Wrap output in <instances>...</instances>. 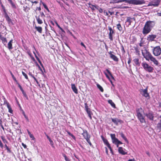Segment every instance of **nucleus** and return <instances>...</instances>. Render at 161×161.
<instances>
[{
    "label": "nucleus",
    "instance_id": "nucleus-24",
    "mask_svg": "<svg viewBox=\"0 0 161 161\" xmlns=\"http://www.w3.org/2000/svg\"><path fill=\"white\" fill-rule=\"evenodd\" d=\"M0 38L3 44L5 45H6L7 42L6 39L5 37H2L1 35H0Z\"/></svg>",
    "mask_w": 161,
    "mask_h": 161
},
{
    "label": "nucleus",
    "instance_id": "nucleus-6",
    "mask_svg": "<svg viewBox=\"0 0 161 161\" xmlns=\"http://www.w3.org/2000/svg\"><path fill=\"white\" fill-rule=\"evenodd\" d=\"M110 136L112 140V142L115 144H117L118 143H120V144H122V143L118 140V139L115 137V135L114 134H110Z\"/></svg>",
    "mask_w": 161,
    "mask_h": 161
},
{
    "label": "nucleus",
    "instance_id": "nucleus-25",
    "mask_svg": "<svg viewBox=\"0 0 161 161\" xmlns=\"http://www.w3.org/2000/svg\"><path fill=\"white\" fill-rule=\"evenodd\" d=\"M133 61L136 65L138 66H139L140 65V63L139 62V59L138 58H135L133 60Z\"/></svg>",
    "mask_w": 161,
    "mask_h": 161
},
{
    "label": "nucleus",
    "instance_id": "nucleus-60",
    "mask_svg": "<svg viewBox=\"0 0 161 161\" xmlns=\"http://www.w3.org/2000/svg\"><path fill=\"white\" fill-rule=\"evenodd\" d=\"M158 127L160 129H161V122L158 124Z\"/></svg>",
    "mask_w": 161,
    "mask_h": 161
},
{
    "label": "nucleus",
    "instance_id": "nucleus-8",
    "mask_svg": "<svg viewBox=\"0 0 161 161\" xmlns=\"http://www.w3.org/2000/svg\"><path fill=\"white\" fill-rule=\"evenodd\" d=\"M155 24V23L154 21L149 20L145 23V25L152 30Z\"/></svg>",
    "mask_w": 161,
    "mask_h": 161
},
{
    "label": "nucleus",
    "instance_id": "nucleus-19",
    "mask_svg": "<svg viewBox=\"0 0 161 161\" xmlns=\"http://www.w3.org/2000/svg\"><path fill=\"white\" fill-rule=\"evenodd\" d=\"M83 132L82 133L84 138L85 139H87L90 137V136H88V133L87 131L86 130H83Z\"/></svg>",
    "mask_w": 161,
    "mask_h": 161
},
{
    "label": "nucleus",
    "instance_id": "nucleus-31",
    "mask_svg": "<svg viewBox=\"0 0 161 161\" xmlns=\"http://www.w3.org/2000/svg\"><path fill=\"white\" fill-rule=\"evenodd\" d=\"M87 113V114H88V116L89 117L90 119H92V113L91 112L90 110H89L86 111Z\"/></svg>",
    "mask_w": 161,
    "mask_h": 161
},
{
    "label": "nucleus",
    "instance_id": "nucleus-57",
    "mask_svg": "<svg viewBox=\"0 0 161 161\" xmlns=\"http://www.w3.org/2000/svg\"><path fill=\"white\" fill-rule=\"evenodd\" d=\"M80 45L81 46H83L85 48V49H86V47L82 42H81L80 43Z\"/></svg>",
    "mask_w": 161,
    "mask_h": 161
},
{
    "label": "nucleus",
    "instance_id": "nucleus-53",
    "mask_svg": "<svg viewBox=\"0 0 161 161\" xmlns=\"http://www.w3.org/2000/svg\"><path fill=\"white\" fill-rule=\"evenodd\" d=\"M55 24H56V25L58 26V28H59L60 29H62V28L60 26L58 25V23H57V22L56 21H55Z\"/></svg>",
    "mask_w": 161,
    "mask_h": 161
},
{
    "label": "nucleus",
    "instance_id": "nucleus-11",
    "mask_svg": "<svg viewBox=\"0 0 161 161\" xmlns=\"http://www.w3.org/2000/svg\"><path fill=\"white\" fill-rule=\"evenodd\" d=\"M157 35H150L147 37V40L149 42L154 41L156 38Z\"/></svg>",
    "mask_w": 161,
    "mask_h": 161
},
{
    "label": "nucleus",
    "instance_id": "nucleus-29",
    "mask_svg": "<svg viewBox=\"0 0 161 161\" xmlns=\"http://www.w3.org/2000/svg\"><path fill=\"white\" fill-rule=\"evenodd\" d=\"M103 140L105 144L106 145L107 147L108 146L110 145L108 140L106 139H105L104 138H103Z\"/></svg>",
    "mask_w": 161,
    "mask_h": 161
},
{
    "label": "nucleus",
    "instance_id": "nucleus-16",
    "mask_svg": "<svg viewBox=\"0 0 161 161\" xmlns=\"http://www.w3.org/2000/svg\"><path fill=\"white\" fill-rule=\"evenodd\" d=\"M146 115L150 120H153L154 116L152 113L149 112L148 114H146Z\"/></svg>",
    "mask_w": 161,
    "mask_h": 161
},
{
    "label": "nucleus",
    "instance_id": "nucleus-14",
    "mask_svg": "<svg viewBox=\"0 0 161 161\" xmlns=\"http://www.w3.org/2000/svg\"><path fill=\"white\" fill-rule=\"evenodd\" d=\"M125 149L121 147H119L118 149L119 153L123 155H125L127 154V153L125 152Z\"/></svg>",
    "mask_w": 161,
    "mask_h": 161
},
{
    "label": "nucleus",
    "instance_id": "nucleus-1",
    "mask_svg": "<svg viewBox=\"0 0 161 161\" xmlns=\"http://www.w3.org/2000/svg\"><path fill=\"white\" fill-rule=\"evenodd\" d=\"M110 3H118L123 2L128 3L134 5H141L145 3V1L144 0H109Z\"/></svg>",
    "mask_w": 161,
    "mask_h": 161
},
{
    "label": "nucleus",
    "instance_id": "nucleus-33",
    "mask_svg": "<svg viewBox=\"0 0 161 161\" xmlns=\"http://www.w3.org/2000/svg\"><path fill=\"white\" fill-rule=\"evenodd\" d=\"M97 87L102 92H103V89L99 84H97Z\"/></svg>",
    "mask_w": 161,
    "mask_h": 161
},
{
    "label": "nucleus",
    "instance_id": "nucleus-34",
    "mask_svg": "<svg viewBox=\"0 0 161 161\" xmlns=\"http://www.w3.org/2000/svg\"><path fill=\"white\" fill-rule=\"evenodd\" d=\"M121 136L127 142H128V141L126 138L125 136L124 135L123 133H120Z\"/></svg>",
    "mask_w": 161,
    "mask_h": 161
},
{
    "label": "nucleus",
    "instance_id": "nucleus-21",
    "mask_svg": "<svg viewBox=\"0 0 161 161\" xmlns=\"http://www.w3.org/2000/svg\"><path fill=\"white\" fill-rule=\"evenodd\" d=\"M13 41V40L11 39L10 40L8 44V48L9 50H11L13 49V47H12V43Z\"/></svg>",
    "mask_w": 161,
    "mask_h": 161
},
{
    "label": "nucleus",
    "instance_id": "nucleus-12",
    "mask_svg": "<svg viewBox=\"0 0 161 161\" xmlns=\"http://www.w3.org/2000/svg\"><path fill=\"white\" fill-rule=\"evenodd\" d=\"M108 28L110 31L109 33V38L111 41H113V34L114 33V31L111 27L109 26L108 27Z\"/></svg>",
    "mask_w": 161,
    "mask_h": 161
},
{
    "label": "nucleus",
    "instance_id": "nucleus-45",
    "mask_svg": "<svg viewBox=\"0 0 161 161\" xmlns=\"http://www.w3.org/2000/svg\"><path fill=\"white\" fill-rule=\"evenodd\" d=\"M1 138L4 143H7L8 142L5 139L4 137L2 136Z\"/></svg>",
    "mask_w": 161,
    "mask_h": 161
},
{
    "label": "nucleus",
    "instance_id": "nucleus-48",
    "mask_svg": "<svg viewBox=\"0 0 161 161\" xmlns=\"http://www.w3.org/2000/svg\"><path fill=\"white\" fill-rule=\"evenodd\" d=\"M43 5V6L44 8H46L48 11H49V9L47 6V5L44 3H42Z\"/></svg>",
    "mask_w": 161,
    "mask_h": 161
},
{
    "label": "nucleus",
    "instance_id": "nucleus-59",
    "mask_svg": "<svg viewBox=\"0 0 161 161\" xmlns=\"http://www.w3.org/2000/svg\"><path fill=\"white\" fill-rule=\"evenodd\" d=\"M23 114L25 117V118L27 120H28V118L27 116H26L25 113L24 112H23Z\"/></svg>",
    "mask_w": 161,
    "mask_h": 161
},
{
    "label": "nucleus",
    "instance_id": "nucleus-32",
    "mask_svg": "<svg viewBox=\"0 0 161 161\" xmlns=\"http://www.w3.org/2000/svg\"><path fill=\"white\" fill-rule=\"evenodd\" d=\"M28 132L30 137L32 138V140H35V139L33 135L32 134H31V132L28 130Z\"/></svg>",
    "mask_w": 161,
    "mask_h": 161
},
{
    "label": "nucleus",
    "instance_id": "nucleus-10",
    "mask_svg": "<svg viewBox=\"0 0 161 161\" xmlns=\"http://www.w3.org/2000/svg\"><path fill=\"white\" fill-rule=\"evenodd\" d=\"M151 31V30L145 25L142 29V33L144 35H147Z\"/></svg>",
    "mask_w": 161,
    "mask_h": 161
},
{
    "label": "nucleus",
    "instance_id": "nucleus-18",
    "mask_svg": "<svg viewBox=\"0 0 161 161\" xmlns=\"http://www.w3.org/2000/svg\"><path fill=\"white\" fill-rule=\"evenodd\" d=\"M4 103L6 104L7 106L8 109V112L10 113H12L13 112V110H12L11 108L10 107V105H9V103L8 102H7L6 101H4Z\"/></svg>",
    "mask_w": 161,
    "mask_h": 161
},
{
    "label": "nucleus",
    "instance_id": "nucleus-26",
    "mask_svg": "<svg viewBox=\"0 0 161 161\" xmlns=\"http://www.w3.org/2000/svg\"><path fill=\"white\" fill-rule=\"evenodd\" d=\"M35 17L37 22L39 24H42L43 23L42 20L40 19L39 16H36Z\"/></svg>",
    "mask_w": 161,
    "mask_h": 161
},
{
    "label": "nucleus",
    "instance_id": "nucleus-27",
    "mask_svg": "<svg viewBox=\"0 0 161 161\" xmlns=\"http://www.w3.org/2000/svg\"><path fill=\"white\" fill-rule=\"evenodd\" d=\"M108 103L110 104L111 106L114 108H116L114 102H113L111 100H109L108 101Z\"/></svg>",
    "mask_w": 161,
    "mask_h": 161
},
{
    "label": "nucleus",
    "instance_id": "nucleus-39",
    "mask_svg": "<svg viewBox=\"0 0 161 161\" xmlns=\"http://www.w3.org/2000/svg\"><path fill=\"white\" fill-rule=\"evenodd\" d=\"M27 53L32 58L33 60H34V58L32 56L31 53L30 51H27Z\"/></svg>",
    "mask_w": 161,
    "mask_h": 161
},
{
    "label": "nucleus",
    "instance_id": "nucleus-5",
    "mask_svg": "<svg viewBox=\"0 0 161 161\" xmlns=\"http://www.w3.org/2000/svg\"><path fill=\"white\" fill-rule=\"evenodd\" d=\"M153 47L152 51L153 54L155 56H158L161 54V48L159 46H157L155 47Z\"/></svg>",
    "mask_w": 161,
    "mask_h": 161
},
{
    "label": "nucleus",
    "instance_id": "nucleus-30",
    "mask_svg": "<svg viewBox=\"0 0 161 161\" xmlns=\"http://www.w3.org/2000/svg\"><path fill=\"white\" fill-rule=\"evenodd\" d=\"M131 19H132V18H131L130 17H127V19H126V23H128V25H130L131 23Z\"/></svg>",
    "mask_w": 161,
    "mask_h": 161
},
{
    "label": "nucleus",
    "instance_id": "nucleus-47",
    "mask_svg": "<svg viewBox=\"0 0 161 161\" xmlns=\"http://www.w3.org/2000/svg\"><path fill=\"white\" fill-rule=\"evenodd\" d=\"M10 3L11 4V5L12 7L13 8H16V7L15 5L13 2H11V3Z\"/></svg>",
    "mask_w": 161,
    "mask_h": 161
},
{
    "label": "nucleus",
    "instance_id": "nucleus-35",
    "mask_svg": "<svg viewBox=\"0 0 161 161\" xmlns=\"http://www.w3.org/2000/svg\"><path fill=\"white\" fill-rule=\"evenodd\" d=\"M106 71L107 72V73L109 74L111 78L112 79H113V80H115L114 78L112 75V74L111 73V72L108 69H106Z\"/></svg>",
    "mask_w": 161,
    "mask_h": 161
},
{
    "label": "nucleus",
    "instance_id": "nucleus-20",
    "mask_svg": "<svg viewBox=\"0 0 161 161\" xmlns=\"http://www.w3.org/2000/svg\"><path fill=\"white\" fill-rule=\"evenodd\" d=\"M71 88L73 91L76 94L78 93V90L75 85L74 84H71Z\"/></svg>",
    "mask_w": 161,
    "mask_h": 161
},
{
    "label": "nucleus",
    "instance_id": "nucleus-4",
    "mask_svg": "<svg viewBox=\"0 0 161 161\" xmlns=\"http://www.w3.org/2000/svg\"><path fill=\"white\" fill-rule=\"evenodd\" d=\"M142 66L144 69L146 71L149 73H152L154 70L153 68L149 65L146 62H143L142 64Z\"/></svg>",
    "mask_w": 161,
    "mask_h": 161
},
{
    "label": "nucleus",
    "instance_id": "nucleus-15",
    "mask_svg": "<svg viewBox=\"0 0 161 161\" xmlns=\"http://www.w3.org/2000/svg\"><path fill=\"white\" fill-rule=\"evenodd\" d=\"M4 17L5 18L6 20L7 21L8 23V24H10L11 23H12V22L11 19L9 17L7 13L5 10H4Z\"/></svg>",
    "mask_w": 161,
    "mask_h": 161
},
{
    "label": "nucleus",
    "instance_id": "nucleus-36",
    "mask_svg": "<svg viewBox=\"0 0 161 161\" xmlns=\"http://www.w3.org/2000/svg\"><path fill=\"white\" fill-rule=\"evenodd\" d=\"M117 28L118 29V30L120 31H121L122 30V28L121 27V26L120 24H119L117 25Z\"/></svg>",
    "mask_w": 161,
    "mask_h": 161
},
{
    "label": "nucleus",
    "instance_id": "nucleus-51",
    "mask_svg": "<svg viewBox=\"0 0 161 161\" xmlns=\"http://www.w3.org/2000/svg\"><path fill=\"white\" fill-rule=\"evenodd\" d=\"M108 147L109 149V150L110 151V152L112 154H113V151H112V149L111 147V146L110 145H109V146H108Z\"/></svg>",
    "mask_w": 161,
    "mask_h": 161
},
{
    "label": "nucleus",
    "instance_id": "nucleus-3",
    "mask_svg": "<svg viewBox=\"0 0 161 161\" xmlns=\"http://www.w3.org/2000/svg\"><path fill=\"white\" fill-rule=\"evenodd\" d=\"M137 115L138 119L142 123L145 122L144 117L143 115H145L144 112L142 108L138 109L136 110Z\"/></svg>",
    "mask_w": 161,
    "mask_h": 161
},
{
    "label": "nucleus",
    "instance_id": "nucleus-43",
    "mask_svg": "<svg viewBox=\"0 0 161 161\" xmlns=\"http://www.w3.org/2000/svg\"><path fill=\"white\" fill-rule=\"evenodd\" d=\"M90 137H89L88 138H87V139H86V141L89 144V145L91 146H92V144L90 141Z\"/></svg>",
    "mask_w": 161,
    "mask_h": 161
},
{
    "label": "nucleus",
    "instance_id": "nucleus-49",
    "mask_svg": "<svg viewBox=\"0 0 161 161\" xmlns=\"http://www.w3.org/2000/svg\"><path fill=\"white\" fill-rule=\"evenodd\" d=\"M104 73L105 74V75H106V77L108 78V79L109 80H110V77L107 74V73L105 72H104Z\"/></svg>",
    "mask_w": 161,
    "mask_h": 161
},
{
    "label": "nucleus",
    "instance_id": "nucleus-37",
    "mask_svg": "<svg viewBox=\"0 0 161 161\" xmlns=\"http://www.w3.org/2000/svg\"><path fill=\"white\" fill-rule=\"evenodd\" d=\"M63 156L64 157V159L66 161H70V160L68 158L65 154H63Z\"/></svg>",
    "mask_w": 161,
    "mask_h": 161
},
{
    "label": "nucleus",
    "instance_id": "nucleus-7",
    "mask_svg": "<svg viewBox=\"0 0 161 161\" xmlns=\"http://www.w3.org/2000/svg\"><path fill=\"white\" fill-rule=\"evenodd\" d=\"M155 24V23L154 21L149 20L145 23V25L152 30Z\"/></svg>",
    "mask_w": 161,
    "mask_h": 161
},
{
    "label": "nucleus",
    "instance_id": "nucleus-42",
    "mask_svg": "<svg viewBox=\"0 0 161 161\" xmlns=\"http://www.w3.org/2000/svg\"><path fill=\"white\" fill-rule=\"evenodd\" d=\"M5 147L7 151V152L10 153L11 152L10 149L8 148V147L7 146L6 144L5 145Z\"/></svg>",
    "mask_w": 161,
    "mask_h": 161
},
{
    "label": "nucleus",
    "instance_id": "nucleus-55",
    "mask_svg": "<svg viewBox=\"0 0 161 161\" xmlns=\"http://www.w3.org/2000/svg\"><path fill=\"white\" fill-rule=\"evenodd\" d=\"M135 51L138 54H139V51L138 50V48L137 47H135Z\"/></svg>",
    "mask_w": 161,
    "mask_h": 161
},
{
    "label": "nucleus",
    "instance_id": "nucleus-2",
    "mask_svg": "<svg viewBox=\"0 0 161 161\" xmlns=\"http://www.w3.org/2000/svg\"><path fill=\"white\" fill-rule=\"evenodd\" d=\"M142 54L147 60H150L156 66H158L159 64L157 60L149 52L145 51L144 52H142Z\"/></svg>",
    "mask_w": 161,
    "mask_h": 161
},
{
    "label": "nucleus",
    "instance_id": "nucleus-41",
    "mask_svg": "<svg viewBox=\"0 0 161 161\" xmlns=\"http://www.w3.org/2000/svg\"><path fill=\"white\" fill-rule=\"evenodd\" d=\"M22 75H23L24 76L25 78L27 80H28V76L27 75H26V74L23 71H22Z\"/></svg>",
    "mask_w": 161,
    "mask_h": 161
},
{
    "label": "nucleus",
    "instance_id": "nucleus-9",
    "mask_svg": "<svg viewBox=\"0 0 161 161\" xmlns=\"http://www.w3.org/2000/svg\"><path fill=\"white\" fill-rule=\"evenodd\" d=\"M160 0H153L151 2L148 4L149 6H153L154 7H157L159 4Z\"/></svg>",
    "mask_w": 161,
    "mask_h": 161
},
{
    "label": "nucleus",
    "instance_id": "nucleus-56",
    "mask_svg": "<svg viewBox=\"0 0 161 161\" xmlns=\"http://www.w3.org/2000/svg\"><path fill=\"white\" fill-rule=\"evenodd\" d=\"M40 14H41V17H45V14H44L43 12H40Z\"/></svg>",
    "mask_w": 161,
    "mask_h": 161
},
{
    "label": "nucleus",
    "instance_id": "nucleus-38",
    "mask_svg": "<svg viewBox=\"0 0 161 161\" xmlns=\"http://www.w3.org/2000/svg\"><path fill=\"white\" fill-rule=\"evenodd\" d=\"M35 57L36 58V59L37 60V61H38V62H39V63H40V64H41V65L42 66H43L42 65V63H41V61L40 60V59H39V58L38 57L36 56V54H35Z\"/></svg>",
    "mask_w": 161,
    "mask_h": 161
},
{
    "label": "nucleus",
    "instance_id": "nucleus-46",
    "mask_svg": "<svg viewBox=\"0 0 161 161\" xmlns=\"http://www.w3.org/2000/svg\"><path fill=\"white\" fill-rule=\"evenodd\" d=\"M23 8H24V10L25 12L28 11V10L29 9V8L27 6H26L25 7H23Z\"/></svg>",
    "mask_w": 161,
    "mask_h": 161
},
{
    "label": "nucleus",
    "instance_id": "nucleus-13",
    "mask_svg": "<svg viewBox=\"0 0 161 161\" xmlns=\"http://www.w3.org/2000/svg\"><path fill=\"white\" fill-rule=\"evenodd\" d=\"M147 88H146L144 89H142L140 91V93L142 96L147 97L149 96V94L147 93Z\"/></svg>",
    "mask_w": 161,
    "mask_h": 161
},
{
    "label": "nucleus",
    "instance_id": "nucleus-58",
    "mask_svg": "<svg viewBox=\"0 0 161 161\" xmlns=\"http://www.w3.org/2000/svg\"><path fill=\"white\" fill-rule=\"evenodd\" d=\"M21 91L22 92V93L23 94L24 96L25 97H27L25 93L24 92V90H23V91Z\"/></svg>",
    "mask_w": 161,
    "mask_h": 161
},
{
    "label": "nucleus",
    "instance_id": "nucleus-61",
    "mask_svg": "<svg viewBox=\"0 0 161 161\" xmlns=\"http://www.w3.org/2000/svg\"><path fill=\"white\" fill-rule=\"evenodd\" d=\"M74 140H75V136L72 134H71V135L70 136Z\"/></svg>",
    "mask_w": 161,
    "mask_h": 161
},
{
    "label": "nucleus",
    "instance_id": "nucleus-62",
    "mask_svg": "<svg viewBox=\"0 0 161 161\" xmlns=\"http://www.w3.org/2000/svg\"><path fill=\"white\" fill-rule=\"evenodd\" d=\"M128 161H136L135 159L134 158H133L132 159H129L128 160Z\"/></svg>",
    "mask_w": 161,
    "mask_h": 161
},
{
    "label": "nucleus",
    "instance_id": "nucleus-22",
    "mask_svg": "<svg viewBox=\"0 0 161 161\" xmlns=\"http://www.w3.org/2000/svg\"><path fill=\"white\" fill-rule=\"evenodd\" d=\"M89 7L91 8L92 10H95V9H98V7L97 6L95 5H93L90 3L89 4Z\"/></svg>",
    "mask_w": 161,
    "mask_h": 161
},
{
    "label": "nucleus",
    "instance_id": "nucleus-52",
    "mask_svg": "<svg viewBox=\"0 0 161 161\" xmlns=\"http://www.w3.org/2000/svg\"><path fill=\"white\" fill-rule=\"evenodd\" d=\"M49 141L50 142L51 145L53 147V141L51 140V139H50V140H49Z\"/></svg>",
    "mask_w": 161,
    "mask_h": 161
},
{
    "label": "nucleus",
    "instance_id": "nucleus-23",
    "mask_svg": "<svg viewBox=\"0 0 161 161\" xmlns=\"http://www.w3.org/2000/svg\"><path fill=\"white\" fill-rule=\"evenodd\" d=\"M109 53L110 55V57L111 58L115 61H118V58L115 56L111 53Z\"/></svg>",
    "mask_w": 161,
    "mask_h": 161
},
{
    "label": "nucleus",
    "instance_id": "nucleus-54",
    "mask_svg": "<svg viewBox=\"0 0 161 161\" xmlns=\"http://www.w3.org/2000/svg\"><path fill=\"white\" fill-rule=\"evenodd\" d=\"M0 147L2 148H3V145L0 140Z\"/></svg>",
    "mask_w": 161,
    "mask_h": 161
},
{
    "label": "nucleus",
    "instance_id": "nucleus-17",
    "mask_svg": "<svg viewBox=\"0 0 161 161\" xmlns=\"http://www.w3.org/2000/svg\"><path fill=\"white\" fill-rule=\"evenodd\" d=\"M111 119L112 122L116 125H118L119 122L121 123L122 121L121 120L117 118H111Z\"/></svg>",
    "mask_w": 161,
    "mask_h": 161
},
{
    "label": "nucleus",
    "instance_id": "nucleus-63",
    "mask_svg": "<svg viewBox=\"0 0 161 161\" xmlns=\"http://www.w3.org/2000/svg\"><path fill=\"white\" fill-rule=\"evenodd\" d=\"M105 150H106V153L107 154H108V149L106 147H105Z\"/></svg>",
    "mask_w": 161,
    "mask_h": 161
},
{
    "label": "nucleus",
    "instance_id": "nucleus-64",
    "mask_svg": "<svg viewBox=\"0 0 161 161\" xmlns=\"http://www.w3.org/2000/svg\"><path fill=\"white\" fill-rule=\"evenodd\" d=\"M29 75H30L31 77H32V78L34 76L30 72L29 73Z\"/></svg>",
    "mask_w": 161,
    "mask_h": 161
},
{
    "label": "nucleus",
    "instance_id": "nucleus-50",
    "mask_svg": "<svg viewBox=\"0 0 161 161\" xmlns=\"http://www.w3.org/2000/svg\"><path fill=\"white\" fill-rule=\"evenodd\" d=\"M17 84L18 85V87H19V88H20V90L21 91H23V90L22 87H21V86H20V85L17 82Z\"/></svg>",
    "mask_w": 161,
    "mask_h": 161
},
{
    "label": "nucleus",
    "instance_id": "nucleus-28",
    "mask_svg": "<svg viewBox=\"0 0 161 161\" xmlns=\"http://www.w3.org/2000/svg\"><path fill=\"white\" fill-rule=\"evenodd\" d=\"M35 28L39 32L42 33V27L35 26Z\"/></svg>",
    "mask_w": 161,
    "mask_h": 161
},
{
    "label": "nucleus",
    "instance_id": "nucleus-44",
    "mask_svg": "<svg viewBox=\"0 0 161 161\" xmlns=\"http://www.w3.org/2000/svg\"><path fill=\"white\" fill-rule=\"evenodd\" d=\"M85 110L86 111L90 110V109L89 108L88 106L87 105V104L86 103H85Z\"/></svg>",
    "mask_w": 161,
    "mask_h": 161
},
{
    "label": "nucleus",
    "instance_id": "nucleus-40",
    "mask_svg": "<svg viewBox=\"0 0 161 161\" xmlns=\"http://www.w3.org/2000/svg\"><path fill=\"white\" fill-rule=\"evenodd\" d=\"M10 74L12 76V78H13V79H14V80L16 82H17V80L16 78H15V77L14 76V75L11 72H10Z\"/></svg>",
    "mask_w": 161,
    "mask_h": 161
}]
</instances>
